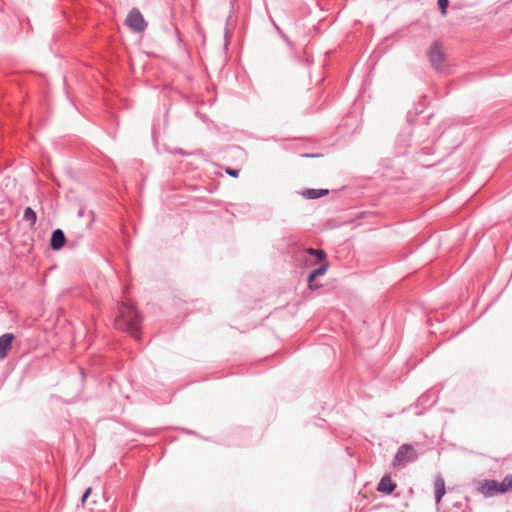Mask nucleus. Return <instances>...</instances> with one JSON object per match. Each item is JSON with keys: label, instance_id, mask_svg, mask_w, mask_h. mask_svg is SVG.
Returning a JSON list of instances; mask_svg holds the SVG:
<instances>
[{"label": "nucleus", "instance_id": "4", "mask_svg": "<svg viewBox=\"0 0 512 512\" xmlns=\"http://www.w3.org/2000/svg\"><path fill=\"white\" fill-rule=\"evenodd\" d=\"M307 257H303L302 261L305 266L310 267L316 264H321L327 260V255L324 250L308 248L304 250Z\"/></svg>", "mask_w": 512, "mask_h": 512}, {"label": "nucleus", "instance_id": "10", "mask_svg": "<svg viewBox=\"0 0 512 512\" xmlns=\"http://www.w3.org/2000/svg\"><path fill=\"white\" fill-rule=\"evenodd\" d=\"M396 488V484L392 481L391 477L389 475H385L381 478L379 484H378V491L390 494L392 493Z\"/></svg>", "mask_w": 512, "mask_h": 512}, {"label": "nucleus", "instance_id": "11", "mask_svg": "<svg viewBox=\"0 0 512 512\" xmlns=\"http://www.w3.org/2000/svg\"><path fill=\"white\" fill-rule=\"evenodd\" d=\"M435 498L436 502L439 503L442 497L445 495V482L442 477H437L435 479Z\"/></svg>", "mask_w": 512, "mask_h": 512}, {"label": "nucleus", "instance_id": "2", "mask_svg": "<svg viewBox=\"0 0 512 512\" xmlns=\"http://www.w3.org/2000/svg\"><path fill=\"white\" fill-rule=\"evenodd\" d=\"M125 24L134 32H143L147 28V22L141 12L133 8L125 19Z\"/></svg>", "mask_w": 512, "mask_h": 512}, {"label": "nucleus", "instance_id": "17", "mask_svg": "<svg viewBox=\"0 0 512 512\" xmlns=\"http://www.w3.org/2000/svg\"><path fill=\"white\" fill-rule=\"evenodd\" d=\"M91 491H92V489L90 487L86 489V491L83 494L82 499H81L82 504H84L86 502L87 498L91 494Z\"/></svg>", "mask_w": 512, "mask_h": 512}, {"label": "nucleus", "instance_id": "14", "mask_svg": "<svg viewBox=\"0 0 512 512\" xmlns=\"http://www.w3.org/2000/svg\"><path fill=\"white\" fill-rule=\"evenodd\" d=\"M501 483L500 493L512 490V474L507 475Z\"/></svg>", "mask_w": 512, "mask_h": 512}, {"label": "nucleus", "instance_id": "9", "mask_svg": "<svg viewBox=\"0 0 512 512\" xmlns=\"http://www.w3.org/2000/svg\"><path fill=\"white\" fill-rule=\"evenodd\" d=\"M65 235L61 229L53 231L50 245L53 250H60L65 244Z\"/></svg>", "mask_w": 512, "mask_h": 512}, {"label": "nucleus", "instance_id": "7", "mask_svg": "<svg viewBox=\"0 0 512 512\" xmlns=\"http://www.w3.org/2000/svg\"><path fill=\"white\" fill-rule=\"evenodd\" d=\"M501 483L495 480H486L481 484L480 490L485 496H494L500 493Z\"/></svg>", "mask_w": 512, "mask_h": 512}, {"label": "nucleus", "instance_id": "5", "mask_svg": "<svg viewBox=\"0 0 512 512\" xmlns=\"http://www.w3.org/2000/svg\"><path fill=\"white\" fill-rule=\"evenodd\" d=\"M428 56L433 67L440 70L444 63L445 55L439 43L435 42L431 45L428 51Z\"/></svg>", "mask_w": 512, "mask_h": 512}, {"label": "nucleus", "instance_id": "6", "mask_svg": "<svg viewBox=\"0 0 512 512\" xmlns=\"http://www.w3.org/2000/svg\"><path fill=\"white\" fill-rule=\"evenodd\" d=\"M328 267H329V263L328 261H324L323 263H321V266L315 270H313L309 277H308V286L310 289L312 290H315V289H318L320 287L319 284H315L314 281L317 277L319 276H322L324 275L327 270H328Z\"/></svg>", "mask_w": 512, "mask_h": 512}, {"label": "nucleus", "instance_id": "1", "mask_svg": "<svg viewBox=\"0 0 512 512\" xmlns=\"http://www.w3.org/2000/svg\"><path fill=\"white\" fill-rule=\"evenodd\" d=\"M141 317L130 304L123 303L120 307L119 316L116 319V326L124 331L131 333L136 339H139L138 329L140 327Z\"/></svg>", "mask_w": 512, "mask_h": 512}, {"label": "nucleus", "instance_id": "8", "mask_svg": "<svg viewBox=\"0 0 512 512\" xmlns=\"http://www.w3.org/2000/svg\"><path fill=\"white\" fill-rule=\"evenodd\" d=\"M14 335L7 333L0 336V359L7 356L8 351L11 349Z\"/></svg>", "mask_w": 512, "mask_h": 512}, {"label": "nucleus", "instance_id": "12", "mask_svg": "<svg viewBox=\"0 0 512 512\" xmlns=\"http://www.w3.org/2000/svg\"><path fill=\"white\" fill-rule=\"evenodd\" d=\"M23 218L25 221H27L29 223L30 228H34V226L36 224L37 216H36L35 211L32 208L27 207L25 209Z\"/></svg>", "mask_w": 512, "mask_h": 512}, {"label": "nucleus", "instance_id": "3", "mask_svg": "<svg viewBox=\"0 0 512 512\" xmlns=\"http://www.w3.org/2000/svg\"><path fill=\"white\" fill-rule=\"evenodd\" d=\"M416 458L417 452L415 449L411 445L404 444L398 449L392 464L393 466H401L414 461Z\"/></svg>", "mask_w": 512, "mask_h": 512}, {"label": "nucleus", "instance_id": "15", "mask_svg": "<svg viewBox=\"0 0 512 512\" xmlns=\"http://www.w3.org/2000/svg\"><path fill=\"white\" fill-rule=\"evenodd\" d=\"M449 0H438V6L441 10L442 16H446Z\"/></svg>", "mask_w": 512, "mask_h": 512}, {"label": "nucleus", "instance_id": "16", "mask_svg": "<svg viewBox=\"0 0 512 512\" xmlns=\"http://www.w3.org/2000/svg\"><path fill=\"white\" fill-rule=\"evenodd\" d=\"M226 173L232 177H237L239 175V170H234L231 168H226Z\"/></svg>", "mask_w": 512, "mask_h": 512}, {"label": "nucleus", "instance_id": "13", "mask_svg": "<svg viewBox=\"0 0 512 512\" xmlns=\"http://www.w3.org/2000/svg\"><path fill=\"white\" fill-rule=\"evenodd\" d=\"M327 194H328L327 189H321V190L308 189L303 193V195L305 197L310 198V199L319 198V197L325 196Z\"/></svg>", "mask_w": 512, "mask_h": 512}]
</instances>
